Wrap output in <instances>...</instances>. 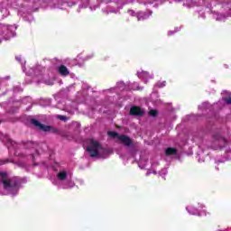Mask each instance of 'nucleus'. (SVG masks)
<instances>
[{"label": "nucleus", "instance_id": "obj_1", "mask_svg": "<svg viewBox=\"0 0 231 231\" xmlns=\"http://www.w3.org/2000/svg\"><path fill=\"white\" fill-rule=\"evenodd\" d=\"M0 181L3 183V186H0V194L17 195V192H19V180L17 178L10 179L6 172H0Z\"/></svg>", "mask_w": 231, "mask_h": 231}, {"label": "nucleus", "instance_id": "obj_2", "mask_svg": "<svg viewBox=\"0 0 231 231\" xmlns=\"http://www.w3.org/2000/svg\"><path fill=\"white\" fill-rule=\"evenodd\" d=\"M87 151L92 158H106V154H107V151L102 148L100 143L93 139L88 140Z\"/></svg>", "mask_w": 231, "mask_h": 231}, {"label": "nucleus", "instance_id": "obj_3", "mask_svg": "<svg viewBox=\"0 0 231 231\" xmlns=\"http://www.w3.org/2000/svg\"><path fill=\"white\" fill-rule=\"evenodd\" d=\"M108 136H111V138H117L119 143L125 145V147H131L133 145V140L127 135H119L118 133L108 132Z\"/></svg>", "mask_w": 231, "mask_h": 231}, {"label": "nucleus", "instance_id": "obj_4", "mask_svg": "<svg viewBox=\"0 0 231 231\" xmlns=\"http://www.w3.org/2000/svg\"><path fill=\"white\" fill-rule=\"evenodd\" d=\"M203 208H205L203 204H199L198 207L192 205L186 207L187 212L191 216H207V210Z\"/></svg>", "mask_w": 231, "mask_h": 231}, {"label": "nucleus", "instance_id": "obj_5", "mask_svg": "<svg viewBox=\"0 0 231 231\" xmlns=\"http://www.w3.org/2000/svg\"><path fill=\"white\" fill-rule=\"evenodd\" d=\"M22 149H24V152L20 154L21 156H24V154H29L31 158L35 157L33 152H37V150H35V143H33L32 142H28L27 143L23 144L22 146Z\"/></svg>", "mask_w": 231, "mask_h": 231}, {"label": "nucleus", "instance_id": "obj_6", "mask_svg": "<svg viewBox=\"0 0 231 231\" xmlns=\"http://www.w3.org/2000/svg\"><path fill=\"white\" fill-rule=\"evenodd\" d=\"M58 181H66L71 179V175L66 169L60 170L56 175Z\"/></svg>", "mask_w": 231, "mask_h": 231}, {"label": "nucleus", "instance_id": "obj_7", "mask_svg": "<svg viewBox=\"0 0 231 231\" xmlns=\"http://www.w3.org/2000/svg\"><path fill=\"white\" fill-rule=\"evenodd\" d=\"M32 124L33 125H36V127H39V129H41L42 131H44L45 133H53V127L50 125H42L37 120H32Z\"/></svg>", "mask_w": 231, "mask_h": 231}, {"label": "nucleus", "instance_id": "obj_8", "mask_svg": "<svg viewBox=\"0 0 231 231\" xmlns=\"http://www.w3.org/2000/svg\"><path fill=\"white\" fill-rule=\"evenodd\" d=\"M130 115H134V116H142V115H143V110L138 106H133L130 109Z\"/></svg>", "mask_w": 231, "mask_h": 231}, {"label": "nucleus", "instance_id": "obj_9", "mask_svg": "<svg viewBox=\"0 0 231 231\" xmlns=\"http://www.w3.org/2000/svg\"><path fill=\"white\" fill-rule=\"evenodd\" d=\"M137 76L139 79H143V80H145L146 79H152V75H149V72L147 71H138Z\"/></svg>", "mask_w": 231, "mask_h": 231}, {"label": "nucleus", "instance_id": "obj_10", "mask_svg": "<svg viewBox=\"0 0 231 231\" xmlns=\"http://www.w3.org/2000/svg\"><path fill=\"white\" fill-rule=\"evenodd\" d=\"M152 13H138L137 14V21H145V19H149Z\"/></svg>", "mask_w": 231, "mask_h": 231}, {"label": "nucleus", "instance_id": "obj_11", "mask_svg": "<svg viewBox=\"0 0 231 231\" xmlns=\"http://www.w3.org/2000/svg\"><path fill=\"white\" fill-rule=\"evenodd\" d=\"M58 71L63 77H68V75H69V70H68V68H66V66L64 65H60V67H58Z\"/></svg>", "mask_w": 231, "mask_h": 231}, {"label": "nucleus", "instance_id": "obj_12", "mask_svg": "<svg viewBox=\"0 0 231 231\" xmlns=\"http://www.w3.org/2000/svg\"><path fill=\"white\" fill-rule=\"evenodd\" d=\"M226 17H228V14H217V13L214 14V19H216V21H226Z\"/></svg>", "mask_w": 231, "mask_h": 231}, {"label": "nucleus", "instance_id": "obj_13", "mask_svg": "<svg viewBox=\"0 0 231 231\" xmlns=\"http://www.w3.org/2000/svg\"><path fill=\"white\" fill-rule=\"evenodd\" d=\"M167 156H172V154H176V149L174 148H168L166 150Z\"/></svg>", "mask_w": 231, "mask_h": 231}, {"label": "nucleus", "instance_id": "obj_14", "mask_svg": "<svg viewBox=\"0 0 231 231\" xmlns=\"http://www.w3.org/2000/svg\"><path fill=\"white\" fill-rule=\"evenodd\" d=\"M5 32H8V26L6 25H0V35H3Z\"/></svg>", "mask_w": 231, "mask_h": 231}, {"label": "nucleus", "instance_id": "obj_15", "mask_svg": "<svg viewBox=\"0 0 231 231\" xmlns=\"http://www.w3.org/2000/svg\"><path fill=\"white\" fill-rule=\"evenodd\" d=\"M166 82L162 81V82H159L157 83L155 86L156 88H165Z\"/></svg>", "mask_w": 231, "mask_h": 231}, {"label": "nucleus", "instance_id": "obj_16", "mask_svg": "<svg viewBox=\"0 0 231 231\" xmlns=\"http://www.w3.org/2000/svg\"><path fill=\"white\" fill-rule=\"evenodd\" d=\"M149 115L151 116H156V115H158V111H156V110H150L149 111Z\"/></svg>", "mask_w": 231, "mask_h": 231}, {"label": "nucleus", "instance_id": "obj_17", "mask_svg": "<svg viewBox=\"0 0 231 231\" xmlns=\"http://www.w3.org/2000/svg\"><path fill=\"white\" fill-rule=\"evenodd\" d=\"M57 118H59V120H63V121L68 120V118L64 116H57Z\"/></svg>", "mask_w": 231, "mask_h": 231}, {"label": "nucleus", "instance_id": "obj_18", "mask_svg": "<svg viewBox=\"0 0 231 231\" xmlns=\"http://www.w3.org/2000/svg\"><path fill=\"white\" fill-rule=\"evenodd\" d=\"M71 187H75V183L69 181V186H65V189H71Z\"/></svg>", "mask_w": 231, "mask_h": 231}, {"label": "nucleus", "instance_id": "obj_19", "mask_svg": "<svg viewBox=\"0 0 231 231\" xmlns=\"http://www.w3.org/2000/svg\"><path fill=\"white\" fill-rule=\"evenodd\" d=\"M160 174H161V176H166V174H167V169L162 170V172H161Z\"/></svg>", "mask_w": 231, "mask_h": 231}, {"label": "nucleus", "instance_id": "obj_20", "mask_svg": "<svg viewBox=\"0 0 231 231\" xmlns=\"http://www.w3.org/2000/svg\"><path fill=\"white\" fill-rule=\"evenodd\" d=\"M225 103L227 105H231V97L225 99Z\"/></svg>", "mask_w": 231, "mask_h": 231}, {"label": "nucleus", "instance_id": "obj_21", "mask_svg": "<svg viewBox=\"0 0 231 231\" xmlns=\"http://www.w3.org/2000/svg\"><path fill=\"white\" fill-rule=\"evenodd\" d=\"M128 14H129V15H136V13H134V11H133V10H129Z\"/></svg>", "mask_w": 231, "mask_h": 231}, {"label": "nucleus", "instance_id": "obj_22", "mask_svg": "<svg viewBox=\"0 0 231 231\" xmlns=\"http://www.w3.org/2000/svg\"><path fill=\"white\" fill-rule=\"evenodd\" d=\"M154 167H156V164H152V173H153V174H156V171L154 170Z\"/></svg>", "mask_w": 231, "mask_h": 231}, {"label": "nucleus", "instance_id": "obj_23", "mask_svg": "<svg viewBox=\"0 0 231 231\" xmlns=\"http://www.w3.org/2000/svg\"><path fill=\"white\" fill-rule=\"evenodd\" d=\"M142 163H143V161L139 162V167H142Z\"/></svg>", "mask_w": 231, "mask_h": 231}, {"label": "nucleus", "instance_id": "obj_24", "mask_svg": "<svg viewBox=\"0 0 231 231\" xmlns=\"http://www.w3.org/2000/svg\"><path fill=\"white\" fill-rule=\"evenodd\" d=\"M16 60L21 61V56L16 57Z\"/></svg>", "mask_w": 231, "mask_h": 231}, {"label": "nucleus", "instance_id": "obj_25", "mask_svg": "<svg viewBox=\"0 0 231 231\" xmlns=\"http://www.w3.org/2000/svg\"><path fill=\"white\" fill-rule=\"evenodd\" d=\"M169 33H170V35H172L174 32H169Z\"/></svg>", "mask_w": 231, "mask_h": 231}, {"label": "nucleus", "instance_id": "obj_26", "mask_svg": "<svg viewBox=\"0 0 231 231\" xmlns=\"http://www.w3.org/2000/svg\"><path fill=\"white\" fill-rule=\"evenodd\" d=\"M152 172L151 171H148L147 174H151Z\"/></svg>", "mask_w": 231, "mask_h": 231}, {"label": "nucleus", "instance_id": "obj_27", "mask_svg": "<svg viewBox=\"0 0 231 231\" xmlns=\"http://www.w3.org/2000/svg\"><path fill=\"white\" fill-rule=\"evenodd\" d=\"M206 105H207V103H204V104H203V106H206Z\"/></svg>", "mask_w": 231, "mask_h": 231}, {"label": "nucleus", "instance_id": "obj_28", "mask_svg": "<svg viewBox=\"0 0 231 231\" xmlns=\"http://www.w3.org/2000/svg\"><path fill=\"white\" fill-rule=\"evenodd\" d=\"M88 59H89V58H86V60H88Z\"/></svg>", "mask_w": 231, "mask_h": 231}]
</instances>
